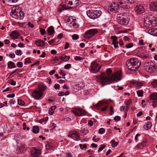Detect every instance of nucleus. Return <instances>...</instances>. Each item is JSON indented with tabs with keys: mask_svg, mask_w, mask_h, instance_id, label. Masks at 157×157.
<instances>
[{
	"mask_svg": "<svg viewBox=\"0 0 157 157\" xmlns=\"http://www.w3.org/2000/svg\"><path fill=\"white\" fill-rule=\"evenodd\" d=\"M47 82L49 84H51L52 83V79L49 78H47Z\"/></svg>",
	"mask_w": 157,
	"mask_h": 157,
	"instance_id": "63",
	"label": "nucleus"
},
{
	"mask_svg": "<svg viewBox=\"0 0 157 157\" xmlns=\"http://www.w3.org/2000/svg\"><path fill=\"white\" fill-rule=\"evenodd\" d=\"M151 85L152 86L154 87H156L157 86V80H154L151 83Z\"/></svg>",
	"mask_w": 157,
	"mask_h": 157,
	"instance_id": "42",
	"label": "nucleus"
},
{
	"mask_svg": "<svg viewBox=\"0 0 157 157\" xmlns=\"http://www.w3.org/2000/svg\"><path fill=\"white\" fill-rule=\"evenodd\" d=\"M149 19L150 20L152 23L153 27L155 26L157 23V21L155 17L152 15H151L148 17Z\"/></svg>",
	"mask_w": 157,
	"mask_h": 157,
	"instance_id": "18",
	"label": "nucleus"
},
{
	"mask_svg": "<svg viewBox=\"0 0 157 157\" xmlns=\"http://www.w3.org/2000/svg\"><path fill=\"white\" fill-rule=\"evenodd\" d=\"M72 22H70V26L71 27H73L75 28H77L78 26V24L75 22V20L72 19Z\"/></svg>",
	"mask_w": 157,
	"mask_h": 157,
	"instance_id": "31",
	"label": "nucleus"
},
{
	"mask_svg": "<svg viewBox=\"0 0 157 157\" xmlns=\"http://www.w3.org/2000/svg\"><path fill=\"white\" fill-rule=\"evenodd\" d=\"M135 10L137 13L141 14L144 12V9L142 6L139 5L136 7Z\"/></svg>",
	"mask_w": 157,
	"mask_h": 157,
	"instance_id": "17",
	"label": "nucleus"
},
{
	"mask_svg": "<svg viewBox=\"0 0 157 157\" xmlns=\"http://www.w3.org/2000/svg\"><path fill=\"white\" fill-rule=\"evenodd\" d=\"M151 100L154 101L152 105L153 107L157 106V93H154L150 94L149 97Z\"/></svg>",
	"mask_w": 157,
	"mask_h": 157,
	"instance_id": "13",
	"label": "nucleus"
},
{
	"mask_svg": "<svg viewBox=\"0 0 157 157\" xmlns=\"http://www.w3.org/2000/svg\"><path fill=\"white\" fill-rule=\"evenodd\" d=\"M145 20L144 22V25L147 28H150L153 27L152 23L150 20L147 18Z\"/></svg>",
	"mask_w": 157,
	"mask_h": 157,
	"instance_id": "16",
	"label": "nucleus"
},
{
	"mask_svg": "<svg viewBox=\"0 0 157 157\" xmlns=\"http://www.w3.org/2000/svg\"><path fill=\"white\" fill-rule=\"evenodd\" d=\"M56 108V105L53 106L51 107L49 110L48 113L49 114L52 115L54 111V110Z\"/></svg>",
	"mask_w": 157,
	"mask_h": 157,
	"instance_id": "28",
	"label": "nucleus"
},
{
	"mask_svg": "<svg viewBox=\"0 0 157 157\" xmlns=\"http://www.w3.org/2000/svg\"><path fill=\"white\" fill-rule=\"evenodd\" d=\"M105 147V145L104 144H102L101 146L99 148L98 151V152L102 151Z\"/></svg>",
	"mask_w": 157,
	"mask_h": 157,
	"instance_id": "49",
	"label": "nucleus"
},
{
	"mask_svg": "<svg viewBox=\"0 0 157 157\" xmlns=\"http://www.w3.org/2000/svg\"><path fill=\"white\" fill-rule=\"evenodd\" d=\"M105 101H101L98 102L97 104V105H98V106L99 107H101L102 106H105Z\"/></svg>",
	"mask_w": 157,
	"mask_h": 157,
	"instance_id": "38",
	"label": "nucleus"
},
{
	"mask_svg": "<svg viewBox=\"0 0 157 157\" xmlns=\"http://www.w3.org/2000/svg\"><path fill=\"white\" fill-rule=\"evenodd\" d=\"M143 85L142 82H137L136 83V86L138 89L140 88Z\"/></svg>",
	"mask_w": 157,
	"mask_h": 157,
	"instance_id": "40",
	"label": "nucleus"
},
{
	"mask_svg": "<svg viewBox=\"0 0 157 157\" xmlns=\"http://www.w3.org/2000/svg\"><path fill=\"white\" fill-rule=\"evenodd\" d=\"M47 31L49 35L52 34L55 31L54 28L52 26H51L49 27Z\"/></svg>",
	"mask_w": 157,
	"mask_h": 157,
	"instance_id": "26",
	"label": "nucleus"
},
{
	"mask_svg": "<svg viewBox=\"0 0 157 157\" xmlns=\"http://www.w3.org/2000/svg\"><path fill=\"white\" fill-rule=\"evenodd\" d=\"M119 7V6L118 5V2L117 4L115 2H113L111 4V5L110 6V10L114 12H117Z\"/></svg>",
	"mask_w": 157,
	"mask_h": 157,
	"instance_id": "15",
	"label": "nucleus"
},
{
	"mask_svg": "<svg viewBox=\"0 0 157 157\" xmlns=\"http://www.w3.org/2000/svg\"><path fill=\"white\" fill-rule=\"evenodd\" d=\"M79 147L81 149H83L84 148H86V147L87 146L86 144H84L82 145V144H79Z\"/></svg>",
	"mask_w": 157,
	"mask_h": 157,
	"instance_id": "57",
	"label": "nucleus"
},
{
	"mask_svg": "<svg viewBox=\"0 0 157 157\" xmlns=\"http://www.w3.org/2000/svg\"><path fill=\"white\" fill-rule=\"evenodd\" d=\"M10 37L13 39H17L19 36V34L16 31L12 32L10 34Z\"/></svg>",
	"mask_w": 157,
	"mask_h": 157,
	"instance_id": "23",
	"label": "nucleus"
},
{
	"mask_svg": "<svg viewBox=\"0 0 157 157\" xmlns=\"http://www.w3.org/2000/svg\"><path fill=\"white\" fill-rule=\"evenodd\" d=\"M111 39H113L112 43H116L117 40V37L116 36H112L111 37Z\"/></svg>",
	"mask_w": 157,
	"mask_h": 157,
	"instance_id": "41",
	"label": "nucleus"
},
{
	"mask_svg": "<svg viewBox=\"0 0 157 157\" xmlns=\"http://www.w3.org/2000/svg\"><path fill=\"white\" fill-rule=\"evenodd\" d=\"M114 119L115 121H118L121 119V117L119 116H116L114 118Z\"/></svg>",
	"mask_w": 157,
	"mask_h": 157,
	"instance_id": "58",
	"label": "nucleus"
},
{
	"mask_svg": "<svg viewBox=\"0 0 157 157\" xmlns=\"http://www.w3.org/2000/svg\"><path fill=\"white\" fill-rule=\"evenodd\" d=\"M38 89L40 91H44L47 88L46 86L43 83H40L38 85Z\"/></svg>",
	"mask_w": 157,
	"mask_h": 157,
	"instance_id": "25",
	"label": "nucleus"
},
{
	"mask_svg": "<svg viewBox=\"0 0 157 157\" xmlns=\"http://www.w3.org/2000/svg\"><path fill=\"white\" fill-rule=\"evenodd\" d=\"M148 32L150 35L157 36V28L150 29L148 30Z\"/></svg>",
	"mask_w": 157,
	"mask_h": 157,
	"instance_id": "20",
	"label": "nucleus"
},
{
	"mask_svg": "<svg viewBox=\"0 0 157 157\" xmlns=\"http://www.w3.org/2000/svg\"><path fill=\"white\" fill-rule=\"evenodd\" d=\"M101 68V66L96 62H92L90 65V71L93 73L98 72Z\"/></svg>",
	"mask_w": 157,
	"mask_h": 157,
	"instance_id": "5",
	"label": "nucleus"
},
{
	"mask_svg": "<svg viewBox=\"0 0 157 157\" xmlns=\"http://www.w3.org/2000/svg\"><path fill=\"white\" fill-rule=\"evenodd\" d=\"M137 56L142 59L147 57L149 56L148 53L145 50H141L138 51L137 53Z\"/></svg>",
	"mask_w": 157,
	"mask_h": 157,
	"instance_id": "12",
	"label": "nucleus"
},
{
	"mask_svg": "<svg viewBox=\"0 0 157 157\" xmlns=\"http://www.w3.org/2000/svg\"><path fill=\"white\" fill-rule=\"evenodd\" d=\"M8 66L10 68H15L16 67L14 63L10 61L8 63Z\"/></svg>",
	"mask_w": 157,
	"mask_h": 157,
	"instance_id": "32",
	"label": "nucleus"
},
{
	"mask_svg": "<svg viewBox=\"0 0 157 157\" xmlns=\"http://www.w3.org/2000/svg\"><path fill=\"white\" fill-rule=\"evenodd\" d=\"M55 40V39H52L51 40L48 41V43L50 45H52L53 44Z\"/></svg>",
	"mask_w": 157,
	"mask_h": 157,
	"instance_id": "60",
	"label": "nucleus"
},
{
	"mask_svg": "<svg viewBox=\"0 0 157 157\" xmlns=\"http://www.w3.org/2000/svg\"><path fill=\"white\" fill-rule=\"evenodd\" d=\"M65 3L68 5L72 6L71 8H75L79 5L78 0H65Z\"/></svg>",
	"mask_w": 157,
	"mask_h": 157,
	"instance_id": "10",
	"label": "nucleus"
},
{
	"mask_svg": "<svg viewBox=\"0 0 157 157\" xmlns=\"http://www.w3.org/2000/svg\"><path fill=\"white\" fill-rule=\"evenodd\" d=\"M56 72V71L55 70H53L50 71L49 72V74L51 75H53Z\"/></svg>",
	"mask_w": 157,
	"mask_h": 157,
	"instance_id": "59",
	"label": "nucleus"
},
{
	"mask_svg": "<svg viewBox=\"0 0 157 157\" xmlns=\"http://www.w3.org/2000/svg\"><path fill=\"white\" fill-rule=\"evenodd\" d=\"M98 32L96 29H92L86 31L85 33V37L87 38H90L95 35Z\"/></svg>",
	"mask_w": 157,
	"mask_h": 157,
	"instance_id": "6",
	"label": "nucleus"
},
{
	"mask_svg": "<svg viewBox=\"0 0 157 157\" xmlns=\"http://www.w3.org/2000/svg\"><path fill=\"white\" fill-rule=\"evenodd\" d=\"M65 10H67V9L65 7V6H64V5H63L62 6V8L60 9H59L58 11L60 12H61Z\"/></svg>",
	"mask_w": 157,
	"mask_h": 157,
	"instance_id": "51",
	"label": "nucleus"
},
{
	"mask_svg": "<svg viewBox=\"0 0 157 157\" xmlns=\"http://www.w3.org/2000/svg\"><path fill=\"white\" fill-rule=\"evenodd\" d=\"M67 136L68 137H70L75 140H80V136L76 131H72L69 132Z\"/></svg>",
	"mask_w": 157,
	"mask_h": 157,
	"instance_id": "8",
	"label": "nucleus"
},
{
	"mask_svg": "<svg viewBox=\"0 0 157 157\" xmlns=\"http://www.w3.org/2000/svg\"><path fill=\"white\" fill-rule=\"evenodd\" d=\"M27 148L24 144H22L20 146V153H23L25 151Z\"/></svg>",
	"mask_w": 157,
	"mask_h": 157,
	"instance_id": "33",
	"label": "nucleus"
},
{
	"mask_svg": "<svg viewBox=\"0 0 157 157\" xmlns=\"http://www.w3.org/2000/svg\"><path fill=\"white\" fill-rule=\"evenodd\" d=\"M137 93L138 96L142 97L143 96V91L142 90H139L137 91Z\"/></svg>",
	"mask_w": 157,
	"mask_h": 157,
	"instance_id": "44",
	"label": "nucleus"
},
{
	"mask_svg": "<svg viewBox=\"0 0 157 157\" xmlns=\"http://www.w3.org/2000/svg\"><path fill=\"white\" fill-rule=\"evenodd\" d=\"M111 143L112 144V146L113 147H114L117 146L118 144L117 142L115 141L114 140H112L111 141Z\"/></svg>",
	"mask_w": 157,
	"mask_h": 157,
	"instance_id": "34",
	"label": "nucleus"
},
{
	"mask_svg": "<svg viewBox=\"0 0 157 157\" xmlns=\"http://www.w3.org/2000/svg\"><path fill=\"white\" fill-rule=\"evenodd\" d=\"M150 9L152 11H155L157 9V3L154 2L151 3L150 5Z\"/></svg>",
	"mask_w": 157,
	"mask_h": 157,
	"instance_id": "22",
	"label": "nucleus"
},
{
	"mask_svg": "<svg viewBox=\"0 0 157 157\" xmlns=\"http://www.w3.org/2000/svg\"><path fill=\"white\" fill-rule=\"evenodd\" d=\"M105 132V129L103 128H101L99 130V132L100 134H102L104 133Z\"/></svg>",
	"mask_w": 157,
	"mask_h": 157,
	"instance_id": "50",
	"label": "nucleus"
},
{
	"mask_svg": "<svg viewBox=\"0 0 157 157\" xmlns=\"http://www.w3.org/2000/svg\"><path fill=\"white\" fill-rule=\"evenodd\" d=\"M131 101H132L131 100H128L127 101L126 108L127 110H128L129 109L130 105L131 104Z\"/></svg>",
	"mask_w": 157,
	"mask_h": 157,
	"instance_id": "35",
	"label": "nucleus"
},
{
	"mask_svg": "<svg viewBox=\"0 0 157 157\" xmlns=\"http://www.w3.org/2000/svg\"><path fill=\"white\" fill-rule=\"evenodd\" d=\"M152 73L155 72L157 71V67L156 65L153 64L151 66Z\"/></svg>",
	"mask_w": 157,
	"mask_h": 157,
	"instance_id": "39",
	"label": "nucleus"
},
{
	"mask_svg": "<svg viewBox=\"0 0 157 157\" xmlns=\"http://www.w3.org/2000/svg\"><path fill=\"white\" fill-rule=\"evenodd\" d=\"M54 87L56 89H59L60 87V86L59 84H56L55 85Z\"/></svg>",
	"mask_w": 157,
	"mask_h": 157,
	"instance_id": "61",
	"label": "nucleus"
},
{
	"mask_svg": "<svg viewBox=\"0 0 157 157\" xmlns=\"http://www.w3.org/2000/svg\"><path fill=\"white\" fill-rule=\"evenodd\" d=\"M19 7L18 6L16 7V9L14 10V12H12L10 13V15L12 17L18 19L19 18V16L18 15V13L20 14V10H19Z\"/></svg>",
	"mask_w": 157,
	"mask_h": 157,
	"instance_id": "14",
	"label": "nucleus"
},
{
	"mask_svg": "<svg viewBox=\"0 0 157 157\" xmlns=\"http://www.w3.org/2000/svg\"><path fill=\"white\" fill-rule=\"evenodd\" d=\"M40 32L41 34L43 35L45 34V33H46L45 30L43 29H40Z\"/></svg>",
	"mask_w": 157,
	"mask_h": 157,
	"instance_id": "55",
	"label": "nucleus"
},
{
	"mask_svg": "<svg viewBox=\"0 0 157 157\" xmlns=\"http://www.w3.org/2000/svg\"><path fill=\"white\" fill-rule=\"evenodd\" d=\"M32 157H40L41 151L39 148L33 147L31 150Z\"/></svg>",
	"mask_w": 157,
	"mask_h": 157,
	"instance_id": "7",
	"label": "nucleus"
},
{
	"mask_svg": "<svg viewBox=\"0 0 157 157\" xmlns=\"http://www.w3.org/2000/svg\"><path fill=\"white\" fill-rule=\"evenodd\" d=\"M32 96L35 99H39L43 95V93L40 90H35L32 93Z\"/></svg>",
	"mask_w": 157,
	"mask_h": 157,
	"instance_id": "11",
	"label": "nucleus"
},
{
	"mask_svg": "<svg viewBox=\"0 0 157 157\" xmlns=\"http://www.w3.org/2000/svg\"><path fill=\"white\" fill-rule=\"evenodd\" d=\"M151 123L150 122H148L146 125H144V127L145 130H147L151 128Z\"/></svg>",
	"mask_w": 157,
	"mask_h": 157,
	"instance_id": "30",
	"label": "nucleus"
},
{
	"mask_svg": "<svg viewBox=\"0 0 157 157\" xmlns=\"http://www.w3.org/2000/svg\"><path fill=\"white\" fill-rule=\"evenodd\" d=\"M61 61H60V63H61L63 61H67L70 59V57L69 56H66L64 55H62L60 56Z\"/></svg>",
	"mask_w": 157,
	"mask_h": 157,
	"instance_id": "24",
	"label": "nucleus"
},
{
	"mask_svg": "<svg viewBox=\"0 0 157 157\" xmlns=\"http://www.w3.org/2000/svg\"><path fill=\"white\" fill-rule=\"evenodd\" d=\"M71 64H67L64 66V68L66 69H69L71 67Z\"/></svg>",
	"mask_w": 157,
	"mask_h": 157,
	"instance_id": "54",
	"label": "nucleus"
},
{
	"mask_svg": "<svg viewBox=\"0 0 157 157\" xmlns=\"http://www.w3.org/2000/svg\"><path fill=\"white\" fill-rule=\"evenodd\" d=\"M86 14L90 18L95 19L98 18L101 15V12L99 11L92 10H88Z\"/></svg>",
	"mask_w": 157,
	"mask_h": 157,
	"instance_id": "4",
	"label": "nucleus"
},
{
	"mask_svg": "<svg viewBox=\"0 0 157 157\" xmlns=\"http://www.w3.org/2000/svg\"><path fill=\"white\" fill-rule=\"evenodd\" d=\"M146 145V141H144L143 142L138 144L136 147H137L138 149H141V148L145 146Z\"/></svg>",
	"mask_w": 157,
	"mask_h": 157,
	"instance_id": "27",
	"label": "nucleus"
},
{
	"mask_svg": "<svg viewBox=\"0 0 157 157\" xmlns=\"http://www.w3.org/2000/svg\"><path fill=\"white\" fill-rule=\"evenodd\" d=\"M84 58L83 57H81L79 56H76L75 58V60H79L80 61L81 60L84 59Z\"/></svg>",
	"mask_w": 157,
	"mask_h": 157,
	"instance_id": "46",
	"label": "nucleus"
},
{
	"mask_svg": "<svg viewBox=\"0 0 157 157\" xmlns=\"http://www.w3.org/2000/svg\"><path fill=\"white\" fill-rule=\"evenodd\" d=\"M78 87L80 89L82 88L84 86V84L82 82H81L78 84Z\"/></svg>",
	"mask_w": 157,
	"mask_h": 157,
	"instance_id": "47",
	"label": "nucleus"
},
{
	"mask_svg": "<svg viewBox=\"0 0 157 157\" xmlns=\"http://www.w3.org/2000/svg\"><path fill=\"white\" fill-rule=\"evenodd\" d=\"M111 72L112 71L110 69H107L106 71V75L103 74L96 76L97 81L104 83L105 84H109L111 83L112 81L117 82L121 79L122 75L121 73L117 72L111 75L110 74Z\"/></svg>",
	"mask_w": 157,
	"mask_h": 157,
	"instance_id": "1",
	"label": "nucleus"
},
{
	"mask_svg": "<svg viewBox=\"0 0 157 157\" xmlns=\"http://www.w3.org/2000/svg\"><path fill=\"white\" fill-rule=\"evenodd\" d=\"M63 36V34L62 33H60L59 34L57 38H58L61 39Z\"/></svg>",
	"mask_w": 157,
	"mask_h": 157,
	"instance_id": "64",
	"label": "nucleus"
},
{
	"mask_svg": "<svg viewBox=\"0 0 157 157\" xmlns=\"http://www.w3.org/2000/svg\"><path fill=\"white\" fill-rule=\"evenodd\" d=\"M51 144L48 143L46 145V148L48 149H51L52 147V146H51Z\"/></svg>",
	"mask_w": 157,
	"mask_h": 157,
	"instance_id": "56",
	"label": "nucleus"
},
{
	"mask_svg": "<svg viewBox=\"0 0 157 157\" xmlns=\"http://www.w3.org/2000/svg\"><path fill=\"white\" fill-rule=\"evenodd\" d=\"M53 59L54 60L59 61L60 62V61H61L60 56H55L53 57Z\"/></svg>",
	"mask_w": 157,
	"mask_h": 157,
	"instance_id": "43",
	"label": "nucleus"
},
{
	"mask_svg": "<svg viewBox=\"0 0 157 157\" xmlns=\"http://www.w3.org/2000/svg\"><path fill=\"white\" fill-rule=\"evenodd\" d=\"M25 13L23 11L20 10V19H22L25 16Z\"/></svg>",
	"mask_w": 157,
	"mask_h": 157,
	"instance_id": "48",
	"label": "nucleus"
},
{
	"mask_svg": "<svg viewBox=\"0 0 157 157\" xmlns=\"http://www.w3.org/2000/svg\"><path fill=\"white\" fill-rule=\"evenodd\" d=\"M152 65L151 64L150 65H149L146 68V71L149 73H152Z\"/></svg>",
	"mask_w": 157,
	"mask_h": 157,
	"instance_id": "36",
	"label": "nucleus"
},
{
	"mask_svg": "<svg viewBox=\"0 0 157 157\" xmlns=\"http://www.w3.org/2000/svg\"><path fill=\"white\" fill-rule=\"evenodd\" d=\"M35 44L37 46H40V47H44L45 45L44 42L42 40H38L35 41Z\"/></svg>",
	"mask_w": 157,
	"mask_h": 157,
	"instance_id": "21",
	"label": "nucleus"
},
{
	"mask_svg": "<svg viewBox=\"0 0 157 157\" xmlns=\"http://www.w3.org/2000/svg\"><path fill=\"white\" fill-rule=\"evenodd\" d=\"M72 38L74 40H77L79 38V36L78 35L75 34L72 36Z\"/></svg>",
	"mask_w": 157,
	"mask_h": 157,
	"instance_id": "45",
	"label": "nucleus"
},
{
	"mask_svg": "<svg viewBox=\"0 0 157 157\" xmlns=\"http://www.w3.org/2000/svg\"><path fill=\"white\" fill-rule=\"evenodd\" d=\"M118 2L119 6L123 8H126L127 6V3L125 0H118Z\"/></svg>",
	"mask_w": 157,
	"mask_h": 157,
	"instance_id": "19",
	"label": "nucleus"
},
{
	"mask_svg": "<svg viewBox=\"0 0 157 157\" xmlns=\"http://www.w3.org/2000/svg\"><path fill=\"white\" fill-rule=\"evenodd\" d=\"M72 111L75 115L77 116L80 117L86 114V112L81 108L75 109L72 110Z\"/></svg>",
	"mask_w": 157,
	"mask_h": 157,
	"instance_id": "9",
	"label": "nucleus"
},
{
	"mask_svg": "<svg viewBox=\"0 0 157 157\" xmlns=\"http://www.w3.org/2000/svg\"><path fill=\"white\" fill-rule=\"evenodd\" d=\"M39 131V128L37 126H34L33 128L32 131L34 133H37Z\"/></svg>",
	"mask_w": 157,
	"mask_h": 157,
	"instance_id": "29",
	"label": "nucleus"
},
{
	"mask_svg": "<svg viewBox=\"0 0 157 157\" xmlns=\"http://www.w3.org/2000/svg\"><path fill=\"white\" fill-rule=\"evenodd\" d=\"M81 135L84 136L85 135H86L88 133V131L87 130L82 129L81 131Z\"/></svg>",
	"mask_w": 157,
	"mask_h": 157,
	"instance_id": "37",
	"label": "nucleus"
},
{
	"mask_svg": "<svg viewBox=\"0 0 157 157\" xmlns=\"http://www.w3.org/2000/svg\"><path fill=\"white\" fill-rule=\"evenodd\" d=\"M15 96V94H9L7 96L8 98H13Z\"/></svg>",
	"mask_w": 157,
	"mask_h": 157,
	"instance_id": "62",
	"label": "nucleus"
},
{
	"mask_svg": "<svg viewBox=\"0 0 157 157\" xmlns=\"http://www.w3.org/2000/svg\"><path fill=\"white\" fill-rule=\"evenodd\" d=\"M125 46L126 47H127L128 48H130L133 47V45L132 44L130 43L128 44H126Z\"/></svg>",
	"mask_w": 157,
	"mask_h": 157,
	"instance_id": "52",
	"label": "nucleus"
},
{
	"mask_svg": "<svg viewBox=\"0 0 157 157\" xmlns=\"http://www.w3.org/2000/svg\"><path fill=\"white\" fill-rule=\"evenodd\" d=\"M100 140V139L99 138H96V136H94L93 137V140L95 142H98Z\"/></svg>",
	"mask_w": 157,
	"mask_h": 157,
	"instance_id": "53",
	"label": "nucleus"
},
{
	"mask_svg": "<svg viewBox=\"0 0 157 157\" xmlns=\"http://www.w3.org/2000/svg\"><path fill=\"white\" fill-rule=\"evenodd\" d=\"M117 21L120 25H127L129 22V16L126 13H121L117 17Z\"/></svg>",
	"mask_w": 157,
	"mask_h": 157,
	"instance_id": "3",
	"label": "nucleus"
},
{
	"mask_svg": "<svg viewBox=\"0 0 157 157\" xmlns=\"http://www.w3.org/2000/svg\"><path fill=\"white\" fill-rule=\"evenodd\" d=\"M141 63L136 58L131 59L127 61L126 66L130 70L135 71L139 68Z\"/></svg>",
	"mask_w": 157,
	"mask_h": 157,
	"instance_id": "2",
	"label": "nucleus"
}]
</instances>
